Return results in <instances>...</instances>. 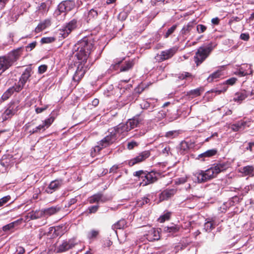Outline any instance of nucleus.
<instances>
[{
    "label": "nucleus",
    "mask_w": 254,
    "mask_h": 254,
    "mask_svg": "<svg viewBox=\"0 0 254 254\" xmlns=\"http://www.w3.org/2000/svg\"><path fill=\"white\" fill-rule=\"evenodd\" d=\"M93 47L92 42L88 41L87 38H83L74 45L73 50L75 51V57L78 61L76 62V70L72 77L74 81L78 82L84 76L87 69L85 64Z\"/></svg>",
    "instance_id": "nucleus-1"
},
{
    "label": "nucleus",
    "mask_w": 254,
    "mask_h": 254,
    "mask_svg": "<svg viewBox=\"0 0 254 254\" xmlns=\"http://www.w3.org/2000/svg\"><path fill=\"white\" fill-rule=\"evenodd\" d=\"M129 131L127 124L122 123L117 127L109 129V134L98 143V145L94 147L91 151V155L95 156V153L99 152L102 148L106 147L113 143L120 135Z\"/></svg>",
    "instance_id": "nucleus-2"
},
{
    "label": "nucleus",
    "mask_w": 254,
    "mask_h": 254,
    "mask_svg": "<svg viewBox=\"0 0 254 254\" xmlns=\"http://www.w3.org/2000/svg\"><path fill=\"white\" fill-rule=\"evenodd\" d=\"M229 167L228 162H220L215 164L205 172L200 171L195 174L198 183H202L214 178L221 172L225 171Z\"/></svg>",
    "instance_id": "nucleus-3"
},
{
    "label": "nucleus",
    "mask_w": 254,
    "mask_h": 254,
    "mask_svg": "<svg viewBox=\"0 0 254 254\" xmlns=\"http://www.w3.org/2000/svg\"><path fill=\"white\" fill-rule=\"evenodd\" d=\"M21 50L17 49L10 53L7 56L0 57V71L3 72L11 66L19 58Z\"/></svg>",
    "instance_id": "nucleus-4"
},
{
    "label": "nucleus",
    "mask_w": 254,
    "mask_h": 254,
    "mask_svg": "<svg viewBox=\"0 0 254 254\" xmlns=\"http://www.w3.org/2000/svg\"><path fill=\"white\" fill-rule=\"evenodd\" d=\"M212 49L211 45H208L206 47H200L197 49L194 57V61L197 66L201 64L207 58Z\"/></svg>",
    "instance_id": "nucleus-5"
},
{
    "label": "nucleus",
    "mask_w": 254,
    "mask_h": 254,
    "mask_svg": "<svg viewBox=\"0 0 254 254\" xmlns=\"http://www.w3.org/2000/svg\"><path fill=\"white\" fill-rule=\"evenodd\" d=\"M32 72V69L30 67H28L25 69L19 79L17 85L15 87V90L16 91L18 92L23 88L25 83L31 76Z\"/></svg>",
    "instance_id": "nucleus-6"
},
{
    "label": "nucleus",
    "mask_w": 254,
    "mask_h": 254,
    "mask_svg": "<svg viewBox=\"0 0 254 254\" xmlns=\"http://www.w3.org/2000/svg\"><path fill=\"white\" fill-rule=\"evenodd\" d=\"M18 106L17 104L15 103H10L7 108L1 115V118L2 121L3 122L10 119L14 115H15L18 111Z\"/></svg>",
    "instance_id": "nucleus-7"
},
{
    "label": "nucleus",
    "mask_w": 254,
    "mask_h": 254,
    "mask_svg": "<svg viewBox=\"0 0 254 254\" xmlns=\"http://www.w3.org/2000/svg\"><path fill=\"white\" fill-rule=\"evenodd\" d=\"M177 51V49L175 47L161 51L160 54L157 55L156 59L159 62H162L171 58Z\"/></svg>",
    "instance_id": "nucleus-8"
},
{
    "label": "nucleus",
    "mask_w": 254,
    "mask_h": 254,
    "mask_svg": "<svg viewBox=\"0 0 254 254\" xmlns=\"http://www.w3.org/2000/svg\"><path fill=\"white\" fill-rule=\"evenodd\" d=\"M75 6V2L72 0H66L61 2L58 6V14L65 13L72 10Z\"/></svg>",
    "instance_id": "nucleus-9"
},
{
    "label": "nucleus",
    "mask_w": 254,
    "mask_h": 254,
    "mask_svg": "<svg viewBox=\"0 0 254 254\" xmlns=\"http://www.w3.org/2000/svg\"><path fill=\"white\" fill-rule=\"evenodd\" d=\"M149 151H144L140 153L137 156L128 161V165L132 166L134 165L141 162L150 156Z\"/></svg>",
    "instance_id": "nucleus-10"
},
{
    "label": "nucleus",
    "mask_w": 254,
    "mask_h": 254,
    "mask_svg": "<svg viewBox=\"0 0 254 254\" xmlns=\"http://www.w3.org/2000/svg\"><path fill=\"white\" fill-rule=\"evenodd\" d=\"M64 184V181L62 179H57L52 181L46 189L45 191L51 194L61 187Z\"/></svg>",
    "instance_id": "nucleus-11"
},
{
    "label": "nucleus",
    "mask_w": 254,
    "mask_h": 254,
    "mask_svg": "<svg viewBox=\"0 0 254 254\" xmlns=\"http://www.w3.org/2000/svg\"><path fill=\"white\" fill-rule=\"evenodd\" d=\"M77 27V20L73 19L66 24V26L63 30V33H61V34L64 38H65L72 30L76 29Z\"/></svg>",
    "instance_id": "nucleus-12"
},
{
    "label": "nucleus",
    "mask_w": 254,
    "mask_h": 254,
    "mask_svg": "<svg viewBox=\"0 0 254 254\" xmlns=\"http://www.w3.org/2000/svg\"><path fill=\"white\" fill-rule=\"evenodd\" d=\"M157 179L156 174L154 172L145 173L142 182L140 183V185L145 186L156 182Z\"/></svg>",
    "instance_id": "nucleus-13"
},
{
    "label": "nucleus",
    "mask_w": 254,
    "mask_h": 254,
    "mask_svg": "<svg viewBox=\"0 0 254 254\" xmlns=\"http://www.w3.org/2000/svg\"><path fill=\"white\" fill-rule=\"evenodd\" d=\"M55 118L53 117H50V118L46 119L43 121L42 124L36 127L35 130L37 133L41 132V131H45L48 128L54 121Z\"/></svg>",
    "instance_id": "nucleus-14"
},
{
    "label": "nucleus",
    "mask_w": 254,
    "mask_h": 254,
    "mask_svg": "<svg viewBox=\"0 0 254 254\" xmlns=\"http://www.w3.org/2000/svg\"><path fill=\"white\" fill-rule=\"evenodd\" d=\"M177 191V190L175 189H166L163 191L159 195V199L160 201L167 200L173 196Z\"/></svg>",
    "instance_id": "nucleus-15"
},
{
    "label": "nucleus",
    "mask_w": 254,
    "mask_h": 254,
    "mask_svg": "<svg viewBox=\"0 0 254 254\" xmlns=\"http://www.w3.org/2000/svg\"><path fill=\"white\" fill-rule=\"evenodd\" d=\"M253 73V70L251 68L250 64H244L243 66L241 67L239 70L236 72V74L242 77L246 75L252 74Z\"/></svg>",
    "instance_id": "nucleus-16"
},
{
    "label": "nucleus",
    "mask_w": 254,
    "mask_h": 254,
    "mask_svg": "<svg viewBox=\"0 0 254 254\" xmlns=\"http://www.w3.org/2000/svg\"><path fill=\"white\" fill-rule=\"evenodd\" d=\"M142 120L139 116L134 117L132 119H129L126 123L128 127L129 130H131L136 127H137L141 123Z\"/></svg>",
    "instance_id": "nucleus-17"
},
{
    "label": "nucleus",
    "mask_w": 254,
    "mask_h": 254,
    "mask_svg": "<svg viewBox=\"0 0 254 254\" xmlns=\"http://www.w3.org/2000/svg\"><path fill=\"white\" fill-rule=\"evenodd\" d=\"M217 153V150L216 149H212L208 150L205 152L198 155V159H201V161H205L206 158H209L215 155Z\"/></svg>",
    "instance_id": "nucleus-18"
},
{
    "label": "nucleus",
    "mask_w": 254,
    "mask_h": 254,
    "mask_svg": "<svg viewBox=\"0 0 254 254\" xmlns=\"http://www.w3.org/2000/svg\"><path fill=\"white\" fill-rule=\"evenodd\" d=\"M106 200V198L101 193L94 194L88 198L90 203L104 202Z\"/></svg>",
    "instance_id": "nucleus-19"
},
{
    "label": "nucleus",
    "mask_w": 254,
    "mask_h": 254,
    "mask_svg": "<svg viewBox=\"0 0 254 254\" xmlns=\"http://www.w3.org/2000/svg\"><path fill=\"white\" fill-rule=\"evenodd\" d=\"M61 210V208L59 206H53L48 208L42 209L44 217H48L52 215L55 214Z\"/></svg>",
    "instance_id": "nucleus-20"
},
{
    "label": "nucleus",
    "mask_w": 254,
    "mask_h": 254,
    "mask_svg": "<svg viewBox=\"0 0 254 254\" xmlns=\"http://www.w3.org/2000/svg\"><path fill=\"white\" fill-rule=\"evenodd\" d=\"M26 216L27 218H29L30 220L37 219L44 217L43 212L42 209L32 211L29 212Z\"/></svg>",
    "instance_id": "nucleus-21"
},
{
    "label": "nucleus",
    "mask_w": 254,
    "mask_h": 254,
    "mask_svg": "<svg viewBox=\"0 0 254 254\" xmlns=\"http://www.w3.org/2000/svg\"><path fill=\"white\" fill-rule=\"evenodd\" d=\"M147 238L150 241L158 240L160 239V235L158 230L151 229L147 235Z\"/></svg>",
    "instance_id": "nucleus-22"
},
{
    "label": "nucleus",
    "mask_w": 254,
    "mask_h": 254,
    "mask_svg": "<svg viewBox=\"0 0 254 254\" xmlns=\"http://www.w3.org/2000/svg\"><path fill=\"white\" fill-rule=\"evenodd\" d=\"M65 230L64 226H57L54 227H51L50 231L51 233L53 232V235L55 236H62Z\"/></svg>",
    "instance_id": "nucleus-23"
},
{
    "label": "nucleus",
    "mask_w": 254,
    "mask_h": 254,
    "mask_svg": "<svg viewBox=\"0 0 254 254\" xmlns=\"http://www.w3.org/2000/svg\"><path fill=\"white\" fill-rule=\"evenodd\" d=\"M50 25V21L48 19L45 20L44 21L40 23L36 27L35 31L36 33H39L42 30L45 29Z\"/></svg>",
    "instance_id": "nucleus-24"
},
{
    "label": "nucleus",
    "mask_w": 254,
    "mask_h": 254,
    "mask_svg": "<svg viewBox=\"0 0 254 254\" xmlns=\"http://www.w3.org/2000/svg\"><path fill=\"white\" fill-rule=\"evenodd\" d=\"M241 172L245 176H254V166H247L241 168Z\"/></svg>",
    "instance_id": "nucleus-25"
},
{
    "label": "nucleus",
    "mask_w": 254,
    "mask_h": 254,
    "mask_svg": "<svg viewBox=\"0 0 254 254\" xmlns=\"http://www.w3.org/2000/svg\"><path fill=\"white\" fill-rule=\"evenodd\" d=\"M72 245L67 241H64L60 245L57 249V253H62L67 251L71 248Z\"/></svg>",
    "instance_id": "nucleus-26"
},
{
    "label": "nucleus",
    "mask_w": 254,
    "mask_h": 254,
    "mask_svg": "<svg viewBox=\"0 0 254 254\" xmlns=\"http://www.w3.org/2000/svg\"><path fill=\"white\" fill-rule=\"evenodd\" d=\"M21 221H22V219H20L17 220L15 221H13L11 223H10L9 224L4 226L2 227V230L4 231H9V230L13 229L14 227L17 226L19 224H20L21 223Z\"/></svg>",
    "instance_id": "nucleus-27"
},
{
    "label": "nucleus",
    "mask_w": 254,
    "mask_h": 254,
    "mask_svg": "<svg viewBox=\"0 0 254 254\" xmlns=\"http://www.w3.org/2000/svg\"><path fill=\"white\" fill-rule=\"evenodd\" d=\"M246 122L244 121H240L231 125V128L234 131H239L241 128H244Z\"/></svg>",
    "instance_id": "nucleus-28"
},
{
    "label": "nucleus",
    "mask_w": 254,
    "mask_h": 254,
    "mask_svg": "<svg viewBox=\"0 0 254 254\" xmlns=\"http://www.w3.org/2000/svg\"><path fill=\"white\" fill-rule=\"evenodd\" d=\"M222 75V71L218 70L213 73L211 74L207 78V80L208 82H211L220 78Z\"/></svg>",
    "instance_id": "nucleus-29"
},
{
    "label": "nucleus",
    "mask_w": 254,
    "mask_h": 254,
    "mask_svg": "<svg viewBox=\"0 0 254 254\" xmlns=\"http://www.w3.org/2000/svg\"><path fill=\"white\" fill-rule=\"evenodd\" d=\"M248 97V94L246 91H242L237 93L234 98V100L237 102H241L245 100Z\"/></svg>",
    "instance_id": "nucleus-30"
},
{
    "label": "nucleus",
    "mask_w": 254,
    "mask_h": 254,
    "mask_svg": "<svg viewBox=\"0 0 254 254\" xmlns=\"http://www.w3.org/2000/svg\"><path fill=\"white\" fill-rule=\"evenodd\" d=\"M194 23L192 21L189 22L187 25H185L181 30V34L183 35H187L193 28Z\"/></svg>",
    "instance_id": "nucleus-31"
},
{
    "label": "nucleus",
    "mask_w": 254,
    "mask_h": 254,
    "mask_svg": "<svg viewBox=\"0 0 254 254\" xmlns=\"http://www.w3.org/2000/svg\"><path fill=\"white\" fill-rule=\"evenodd\" d=\"M204 225V229L206 232H209L215 228V225L212 219H207Z\"/></svg>",
    "instance_id": "nucleus-32"
},
{
    "label": "nucleus",
    "mask_w": 254,
    "mask_h": 254,
    "mask_svg": "<svg viewBox=\"0 0 254 254\" xmlns=\"http://www.w3.org/2000/svg\"><path fill=\"white\" fill-rule=\"evenodd\" d=\"M134 65L133 60L126 62L125 64L122 65L120 68V71H127L131 68Z\"/></svg>",
    "instance_id": "nucleus-33"
},
{
    "label": "nucleus",
    "mask_w": 254,
    "mask_h": 254,
    "mask_svg": "<svg viewBox=\"0 0 254 254\" xmlns=\"http://www.w3.org/2000/svg\"><path fill=\"white\" fill-rule=\"evenodd\" d=\"M99 233L98 230L93 229L87 233V237L89 240H93L97 237Z\"/></svg>",
    "instance_id": "nucleus-34"
},
{
    "label": "nucleus",
    "mask_w": 254,
    "mask_h": 254,
    "mask_svg": "<svg viewBox=\"0 0 254 254\" xmlns=\"http://www.w3.org/2000/svg\"><path fill=\"white\" fill-rule=\"evenodd\" d=\"M125 225L126 221L124 220H120L112 226V229L114 230L121 229L124 228Z\"/></svg>",
    "instance_id": "nucleus-35"
},
{
    "label": "nucleus",
    "mask_w": 254,
    "mask_h": 254,
    "mask_svg": "<svg viewBox=\"0 0 254 254\" xmlns=\"http://www.w3.org/2000/svg\"><path fill=\"white\" fill-rule=\"evenodd\" d=\"M124 60V59H123L122 60H120V59H116L115 61H114V63L111 66H110V70H117L119 67V66H120V64L122 63V61Z\"/></svg>",
    "instance_id": "nucleus-36"
},
{
    "label": "nucleus",
    "mask_w": 254,
    "mask_h": 254,
    "mask_svg": "<svg viewBox=\"0 0 254 254\" xmlns=\"http://www.w3.org/2000/svg\"><path fill=\"white\" fill-rule=\"evenodd\" d=\"M180 152L181 153H184L189 148V145L187 142L182 141L180 145Z\"/></svg>",
    "instance_id": "nucleus-37"
},
{
    "label": "nucleus",
    "mask_w": 254,
    "mask_h": 254,
    "mask_svg": "<svg viewBox=\"0 0 254 254\" xmlns=\"http://www.w3.org/2000/svg\"><path fill=\"white\" fill-rule=\"evenodd\" d=\"M179 227L176 226L172 225L171 226L165 227L164 231L169 233H175L179 231Z\"/></svg>",
    "instance_id": "nucleus-38"
},
{
    "label": "nucleus",
    "mask_w": 254,
    "mask_h": 254,
    "mask_svg": "<svg viewBox=\"0 0 254 254\" xmlns=\"http://www.w3.org/2000/svg\"><path fill=\"white\" fill-rule=\"evenodd\" d=\"M153 115L154 116L159 119H162L164 118L166 116V113L163 111H154L153 112Z\"/></svg>",
    "instance_id": "nucleus-39"
},
{
    "label": "nucleus",
    "mask_w": 254,
    "mask_h": 254,
    "mask_svg": "<svg viewBox=\"0 0 254 254\" xmlns=\"http://www.w3.org/2000/svg\"><path fill=\"white\" fill-rule=\"evenodd\" d=\"M200 89L198 88H196L194 90H191L188 93V95L190 96L191 98H194L195 97L198 96L200 95Z\"/></svg>",
    "instance_id": "nucleus-40"
},
{
    "label": "nucleus",
    "mask_w": 254,
    "mask_h": 254,
    "mask_svg": "<svg viewBox=\"0 0 254 254\" xmlns=\"http://www.w3.org/2000/svg\"><path fill=\"white\" fill-rule=\"evenodd\" d=\"M177 28V25H174L171 27H170L169 29H168L167 32L164 34V37L165 38H168L172 33H174V32L175 31V30Z\"/></svg>",
    "instance_id": "nucleus-41"
},
{
    "label": "nucleus",
    "mask_w": 254,
    "mask_h": 254,
    "mask_svg": "<svg viewBox=\"0 0 254 254\" xmlns=\"http://www.w3.org/2000/svg\"><path fill=\"white\" fill-rule=\"evenodd\" d=\"M171 216V213L169 212H166L163 215L161 216L158 219L159 222L160 223H163L165 222L166 220H168L169 219Z\"/></svg>",
    "instance_id": "nucleus-42"
},
{
    "label": "nucleus",
    "mask_w": 254,
    "mask_h": 254,
    "mask_svg": "<svg viewBox=\"0 0 254 254\" xmlns=\"http://www.w3.org/2000/svg\"><path fill=\"white\" fill-rule=\"evenodd\" d=\"M149 202V199L147 197H144L141 200L136 201V205L138 207H141L145 204H147Z\"/></svg>",
    "instance_id": "nucleus-43"
},
{
    "label": "nucleus",
    "mask_w": 254,
    "mask_h": 254,
    "mask_svg": "<svg viewBox=\"0 0 254 254\" xmlns=\"http://www.w3.org/2000/svg\"><path fill=\"white\" fill-rule=\"evenodd\" d=\"M207 29V27L203 24H198L196 26V31L198 33H204Z\"/></svg>",
    "instance_id": "nucleus-44"
},
{
    "label": "nucleus",
    "mask_w": 254,
    "mask_h": 254,
    "mask_svg": "<svg viewBox=\"0 0 254 254\" xmlns=\"http://www.w3.org/2000/svg\"><path fill=\"white\" fill-rule=\"evenodd\" d=\"M179 134L177 130L169 131L166 133L165 136L169 138H174Z\"/></svg>",
    "instance_id": "nucleus-45"
},
{
    "label": "nucleus",
    "mask_w": 254,
    "mask_h": 254,
    "mask_svg": "<svg viewBox=\"0 0 254 254\" xmlns=\"http://www.w3.org/2000/svg\"><path fill=\"white\" fill-rule=\"evenodd\" d=\"M10 197L9 195L5 196L0 199V207L4 205L10 199Z\"/></svg>",
    "instance_id": "nucleus-46"
},
{
    "label": "nucleus",
    "mask_w": 254,
    "mask_h": 254,
    "mask_svg": "<svg viewBox=\"0 0 254 254\" xmlns=\"http://www.w3.org/2000/svg\"><path fill=\"white\" fill-rule=\"evenodd\" d=\"M55 40L53 37H44L41 39V42L42 43H50Z\"/></svg>",
    "instance_id": "nucleus-47"
},
{
    "label": "nucleus",
    "mask_w": 254,
    "mask_h": 254,
    "mask_svg": "<svg viewBox=\"0 0 254 254\" xmlns=\"http://www.w3.org/2000/svg\"><path fill=\"white\" fill-rule=\"evenodd\" d=\"M98 15V11L94 9H91L88 13V16L89 17L95 18Z\"/></svg>",
    "instance_id": "nucleus-48"
},
{
    "label": "nucleus",
    "mask_w": 254,
    "mask_h": 254,
    "mask_svg": "<svg viewBox=\"0 0 254 254\" xmlns=\"http://www.w3.org/2000/svg\"><path fill=\"white\" fill-rule=\"evenodd\" d=\"M227 89V86H226V85L224 84V86L222 89H219L216 88L215 89H212L211 90V92L216 93L217 94H219L222 92H224L225 91H226Z\"/></svg>",
    "instance_id": "nucleus-49"
},
{
    "label": "nucleus",
    "mask_w": 254,
    "mask_h": 254,
    "mask_svg": "<svg viewBox=\"0 0 254 254\" xmlns=\"http://www.w3.org/2000/svg\"><path fill=\"white\" fill-rule=\"evenodd\" d=\"M37 42L36 41L33 42L30 44H29L27 46H26V50L27 51H31L33 50L36 46Z\"/></svg>",
    "instance_id": "nucleus-50"
},
{
    "label": "nucleus",
    "mask_w": 254,
    "mask_h": 254,
    "mask_svg": "<svg viewBox=\"0 0 254 254\" xmlns=\"http://www.w3.org/2000/svg\"><path fill=\"white\" fill-rule=\"evenodd\" d=\"M49 107L48 105H44L43 107H37L35 109V112L37 114L41 113L45 111Z\"/></svg>",
    "instance_id": "nucleus-51"
},
{
    "label": "nucleus",
    "mask_w": 254,
    "mask_h": 254,
    "mask_svg": "<svg viewBox=\"0 0 254 254\" xmlns=\"http://www.w3.org/2000/svg\"><path fill=\"white\" fill-rule=\"evenodd\" d=\"M145 174V172H144L142 170H139L138 171H136L134 173L133 175L136 177H138L139 178L141 177V178H144V176Z\"/></svg>",
    "instance_id": "nucleus-52"
},
{
    "label": "nucleus",
    "mask_w": 254,
    "mask_h": 254,
    "mask_svg": "<svg viewBox=\"0 0 254 254\" xmlns=\"http://www.w3.org/2000/svg\"><path fill=\"white\" fill-rule=\"evenodd\" d=\"M98 205H93L88 208L89 212L90 213H95L98 209Z\"/></svg>",
    "instance_id": "nucleus-53"
},
{
    "label": "nucleus",
    "mask_w": 254,
    "mask_h": 254,
    "mask_svg": "<svg viewBox=\"0 0 254 254\" xmlns=\"http://www.w3.org/2000/svg\"><path fill=\"white\" fill-rule=\"evenodd\" d=\"M120 168V165H115L113 166L110 169V173H116L117 172V170Z\"/></svg>",
    "instance_id": "nucleus-54"
},
{
    "label": "nucleus",
    "mask_w": 254,
    "mask_h": 254,
    "mask_svg": "<svg viewBox=\"0 0 254 254\" xmlns=\"http://www.w3.org/2000/svg\"><path fill=\"white\" fill-rule=\"evenodd\" d=\"M47 69V66L46 65H41L38 67V72L40 73H43L45 72Z\"/></svg>",
    "instance_id": "nucleus-55"
},
{
    "label": "nucleus",
    "mask_w": 254,
    "mask_h": 254,
    "mask_svg": "<svg viewBox=\"0 0 254 254\" xmlns=\"http://www.w3.org/2000/svg\"><path fill=\"white\" fill-rule=\"evenodd\" d=\"M237 79L235 77H232L226 81V84H229L230 85H233L236 81Z\"/></svg>",
    "instance_id": "nucleus-56"
},
{
    "label": "nucleus",
    "mask_w": 254,
    "mask_h": 254,
    "mask_svg": "<svg viewBox=\"0 0 254 254\" xmlns=\"http://www.w3.org/2000/svg\"><path fill=\"white\" fill-rule=\"evenodd\" d=\"M240 39L248 41L250 39V36L248 33H242L240 35Z\"/></svg>",
    "instance_id": "nucleus-57"
},
{
    "label": "nucleus",
    "mask_w": 254,
    "mask_h": 254,
    "mask_svg": "<svg viewBox=\"0 0 254 254\" xmlns=\"http://www.w3.org/2000/svg\"><path fill=\"white\" fill-rule=\"evenodd\" d=\"M137 145V143L135 141H131L127 143V148L129 150L133 149L135 146Z\"/></svg>",
    "instance_id": "nucleus-58"
},
{
    "label": "nucleus",
    "mask_w": 254,
    "mask_h": 254,
    "mask_svg": "<svg viewBox=\"0 0 254 254\" xmlns=\"http://www.w3.org/2000/svg\"><path fill=\"white\" fill-rule=\"evenodd\" d=\"M9 0H0V10L3 9Z\"/></svg>",
    "instance_id": "nucleus-59"
},
{
    "label": "nucleus",
    "mask_w": 254,
    "mask_h": 254,
    "mask_svg": "<svg viewBox=\"0 0 254 254\" xmlns=\"http://www.w3.org/2000/svg\"><path fill=\"white\" fill-rule=\"evenodd\" d=\"M187 182L186 178H179L176 181V184L177 185H180L184 184Z\"/></svg>",
    "instance_id": "nucleus-60"
},
{
    "label": "nucleus",
    "mask_w": 254,
    "mask_h": 254,
    "mask_svg": "<svg viewBox=\"0 0 254 254\" xmlns=\"http://www.w3.org/2000/svg\"><path fill=\"white\" fill-rule=\"evenodd\" d=\"M77 201V199L75 198H72L70 199L68 202L67 206L69 207L71 205L75 204Z\"/></svg>",
    "instance_id": "nucleus-61"
},
{
    "label": "nucleus",
    "mask_w": 254,
    "mask_h": 254,
    "mask_svg": "<svg viewBox=\"0 0 254 254\" xmlns=\"http://www.w3.org/2000/svg\"><path fill=\"white\" fill-rule=\"evenodd\" d=\"M254 146V142H249L248 143V146L246 147V150H249L250 151H252Z\"/></svg>",
    "instance_id": "nucleus-62"
},
{
    "label": "nucleus",
    "mask_w": 254,
    "mask_h": 254,
    "mask_svg": "<svg viewBox=\"0 0 254 254\" xmlns=\"http://www.w3.org/2000/svg\"><path fill=\"white\" fill-rule=\"evenodd\" d=\"M220 20L218 17L213 18L211 19V22L214 25H218L219 23Z\"/></svg>",
    "instance_id": "nucleus-63"
},
{
    "label": "nucleus",
    "mask_w": 254,
    "mask_h": 254,
    "mask_svg": "<svg viewBox=\"0 0 254 254\" xmlns=\"http://www.w3.org/2000/svg\"><path fill=\"white\" fill-rule=\"evenodd\" d=\"M25 252L24 249L22 247H18L16 251L17 254H23Z\"/></svg>",
    "instance_id": "nucleus-64"
}]
</instances>
